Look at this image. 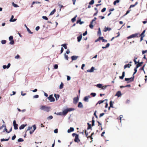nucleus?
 Instances as JSON below:
<instances>
[{"label": "nucleus", "instance_id": "1", "mask_svg": "<svg viewBox=\"0 0 147 147\" xmlns=\"http://www.w3.org/2000/svg\"><path fill=\"white\" fill-rule=\"evenodd\" d=\"M51 108L50 107L46 106L45 105L41 106L40 108V109L44 110L47 112H49L51 109Z\"/></svg>", "mask_w": 147, "mask_h": 147}, {"label": "nucleus", "instance_id": "2", "mask_svg": "<svg viewBox=\"0 0 147 147\" xmlns=\"http://www.w3.org/2000/svg\"><path fill=\"white\" fill-rule=\"evenodd\" d=\"M139 37V33H137L129 36L127 37V39H129L132 38H138Z\"/></svg>", "mask_w": 147, "mask_h": 147}, {"label": "nucleus", "instance_id": "3", "mask_svg": "<svg viewBox=\"0 0 147 147\" xmlns=\"http://www.w3.org/2000/svg\"><path fill=\"white\" fill-rule=\"evenodd\" d=\"M74 110V109L72 108H67L66 109L64 110L63 112V115H65L69 111H73Z\"/></svg>", "mask_w": 147, "mask_h": 147}, {"label": "nucleus", "instance_id": "4", "mask_svg": "<svg viewBox=\"0 0 147 147\" xmlns=\"http://www.w3.org/2000/svg\"><path fill=\"white\" fill-rule=\"evenodd\" d=\"M134 76H133L132 77H131L130 78H125V80L126 81H127V83H128L134 81Z\"/></svg>", "mask_w": 147, "mask_h": 147}, {"label": "nucleus", "instance_id": "5", "mask_svg": "<svg viewBox=\"0 0 147 147\" xmlns=\"http://www.w3.org/2000/svg\"><path fill=\"white\" fill-rule=\"evenodd\" d=\"M79 98L78 96L75 97L73 98V103L75 104H76L78 101Z\"/></svg>", "mask_w": 147, "mask_h": 147}, {"label": "nucleus", "instance_id": "6", "mask_svg": "<svg viewBox=\"0 0 147 147\" xmlns=\"http://www.w3.org/2000/svg\"><path fill=\"white\" fill-rule=\"evenodd\" d=\"M48 99L50 102H54L55 101V98L53 97L52 95H50L49 96L48 98Z\"/></svg>", "mask_w": 147, "mask_h": 147}, {"label": "nucleus", "instance_id": "7", "mask_svg": "<svg viewBox=\"0 0 147 147\" xmlns=\"http://www.w3.org/2000/svg\"><path fill=\"white\" fill-rule=\"evenodd\" d=\"M13 123L14 129L16 130L18 129V125L16 124V121L15 120L13 121Z\"/></svg>", "mask_w": 147, "mask_h": 147}, {"label": "nucleus", "instance_id": "8", "mask_svg": "<svg viewBox=\"0 0 147 147\" xmlns=\"http://www.w3.org/2000/svg\"><path fill=\"white\" fill-rule=\"evenodd\" d=\"M78 137L79 136L78 134L76 135V136H75V138L74 140L75 142H78L80 141V140L79 139Z\"/></svg>", "mask_w": 147, "mask_h": 147}, {"label": "nucleus", "instance_id": "9", "mask_svg": "<svg viewBox=\"0 0 147 147\" xmlns=\"http://www.w3.org/2000/svg\"><path fill=\"white\" fill-rule=\"evenodd\" d=\"M78 57V56H73L71 57V59L72 61L76 60Z\"/></svg>", "mask_w": 147, "mask_h": 147}, {"label": "nucleus", "instance_id": "10", "mask_svg": "<svg viewBox=\"0 0 147 147\" xmlns=\"http://www.w3.org/2000/svg\"><path fill=\"white\" fill-rule=\"evenodd\" d=\"M111 28H107L105 27L104 28V30L103 31L105 32H106L108 30L109 31L111 30Z\"/></svg>", "mask_w": 147, "mask_h": 147}, {"label": "nucleus", "instance_id": "11", "mask_svg": "<svg viewBox=\"0 0 147 147\" xmlns=\"http://www.w3.org/2000/svg\"><path fill=\"white\" fill-rule=\"evenodd\" d=\"M13 18H14L13 16L12 15L11 16V18L9 20V21L10 22H15V21H16V19H13Z\"/></svg>", "mask_w": 147, "mask_h": 147}, {"label": "nucleus", "instance_id": "12", "mask_svg": "<svg viewBox=\"0 0 147 147\" xmlns=\"http://www.w3.org/2000/svg\"><path fill=\"white\" fill-rule=\"evenodd\" d=\"M90 98V97L89 96H86L84 97V100L85 101L88 102V99Z\"/></svg>", "mask_w": 147, "mask_h": 147}, {"label": "nucleus", "instance_id": "13", "mask_svg": "<svg viewBox=\"0 0 147 147\" xmlns=\"http://www.w3.org/2000/svg\"><path fill=\"white\" fill-rule=\"evenodd\" d=\"M121 95V94L120 91H118L116 94L115 96H117L118 97H120Z\"/></svg>", "mask_w": 147, "mask_h": 147}, {"label": "nucleus", "instance_id": "14", "mask_svg": "<svg viewBox=\"0 0 147 147\" xmlns=\"http://www.w3.org/2000/svg\"><path fill=\"white\" fill-rule=\"evenodd\" d=\"M103 38V37H99L98 38L95 40V42H96L98 41H99L100 40H102Z\"/></svg>", "mask_w": 147, "mask_h": 147}, {"label": "nucleus", "instance_id": "15", "mask_svg": "<svg viewBox=\"0 0 147 147\" xmlns=\"http://www.w3.org/2000/svg\"><path fill=\"white\" fill-rule=\"evenodd\" d=\"M78 107L81 108L83 107V105L81 102H79Z\"/></svg>", "mask_w": 147, "mask_h": 147}, {"label": "nucleus", "instance_id": "16", "mask_svg": "<svg viewBox=\"0 0 147 147\" xmlns=\"http://www.w3.org/2000/svg\"><path fill=\"white\" fill-rule=\"evenodd\" d=\"M82 34H81L80 35L77 37L78 41V42H79L82 39Z\"/></svg>", "mask_w": 147, "mask_h": 147}, {"label": "nucleus", "instance_id": "17", "mask_svg": "<svg viewBox=\"0 0 147 147\" xmlns=\"http://www.w3.org/2000/svg\"><path fill=\"white\" fill-rule=\"evenodd\" d=\"M131 66V64H126L125 65L124 67V69H125L127 67L129 68L130 66Z\"/></svg>", "mask_w": 147, "mask_h": 147}, {"label": "nucleus", "instance_id": "18", "mask_svg": "<svg viewBox=\"0 0 147 147\" xmlns=\"http://www.w3.org/2000/svg\"><path fill=\"white\" fill-rule=\"evenodd\" d=\"M74 130V128L71 127L70 129L68 130L67 132L68 133H70L71 132L73 131Z\"/></svg>", "mask_w": 147, "mask_h": 147}, {"label": "nucleus", "instance_id": "19", "mask_svg": "<svg viewBox=\"0 0 147 147\" xmlns=\"http://www.w3.org/2000/svg\"><path fill=\"white\" fill-rule=\"evenodd\" d=\"M27 125L26 124V125H24V124H22V125H21L19 127V129H24V127L26 126Z\"/></svg>", "mask_w": 147, "mask_h": 147}, {"label": "nucleus", "instance_id": "20", "mask_svg": "<svg viewBox=\"0 0 147 147\" xmlns=\"http://www.w3.org/2000/svg\"><path fill=\"white\" fill-rule=\"evenodd\" d=\"M125 71H123L122 72V76H119V78L121 79H123V78L125 76Z\"/></svg>", "mask_w": 147, "mask_h": 147}, {"label": "nucleus", "instance_id": "21", "mask_svg": "<svg viewBox=\"0 0 147 147\" xmlns=\"http://www.w3.org/2000/svg\"><path fill=\"white\" fill-rule=\"evenodd\" d=\"M105 100H107V99H105L104 100H99L98 102L96 104V105H97L98 104H100L103 102Z\"/></svg>", "mask_w": 147, "mask_h": 147}, {"label": "nucleus", "instance_id": "22", "mask_svg": "<svg viewBox=\"0 0 147 147\" xmlns=\"http://www.w3.org/2000/svg\"><path fill=\"white\" fill-rule=\"evenodd\" d=\"M114 103V102H113L112 101H110V107L113 108V104Z\"/></svg>", "mask_w": 147, "mask_h": 147}, {"label": "nucleus", "instance_id": "23", "mask_svg": "<svg viewBox=\"0 0 147 147\" xmlns=\"http://www.w3.org/2000/svg\"><path fill=\"white\" fill-rule=\"evenodd\" d=\"M138 64L136 65L137 68H138L140 66H142V64L143 63V62H141L140 63L138 62Z\"/></svg>", "mask_w": 147, "mask_h": 147}, {"label": "nucleus", "instance_id": "24", "mask_svg": "<svg viewBox=\"0 0 147 147\" xmlns=\"http://www.w3.org/2000/svg\"><path fill=\"white\" fill-rule=\"evenodd\" d=\"M145 30H144L143 31L142 33L140 34H139L140 37V36H143L144 37L145 36L144 33H145Z\"/></svg>", "mask_w": 147, "mask_h": 147}, {"label": "nucleus", "instance_id": "25", "mask_svg": "<svg viewBox=\"0 0 147 147\" xmlns=\"http://www.w3.org/2000/svg\"><path fill=\"white\" fill-rule=\"evenodd\" d=\"M94 69V68L93 67H92L90 70H87V71L89 72H92L93 71Z\"/></svg>", "mask_w": 147, "mask_h": 147}, {"label": "nucleus", "instance_id": "26", "mask_svg": "<svg viewBox=\"0 0 147 147\" xmlns=\"http://www.w3.org/2000/svg\"><path fill=\"white\" fill-rule=\"evenodd\" d=\"M56 11V9H54L51 12V13H50V14H49V15L50 16H51V15H52L53 14L55 13V12Z\"/></svg>", "mask_w": 147, "mask_h": 147}, {"label": "nucleus", "instance_id": "27", "mask_svg": "<svg viewBox=\"0 0 147 147\" xmlns=\"http://www.w3.org/2000/svg\"><path fill=\"white\" fill-rule=\"evenodd\" d=\"M54 96L55 97L56 100H57L59 98V94H55Z\"/></svg>", "mask_w": 147, "mask_h": 147}, {"label": "nucleus", "instance_id": "28", "mask_svg": "<svg viewBox=\"0 0 147 147\" xmlns=\"http://www.w3.org/2000/svg\"><path fill=\"white\" fill-rule=\"evenodd\" d=\"M77 17V15H76L75 16L71 19V21L72 22H74L76 20V18Z\"/></svg>", "mask_w": 147, "mask_h": 147}, {"label": "nucleus", "instance_id": "29", "mask_svg": "<svg viewBox=\"0 0 147 147\" xmlns=\"http://www.w3.org/2000/svg\"><path fill=\"white\" fill-rule=\"evenodd\" d=\"M102 85L101 84H97L96 86L99 88H102Z\"/></svg>", "mask_w": 147, "mask_h": 147}, {"label": "nucleus", "instance_id": "30", "mask_svg": "<svg viewBox=\"0 0 147 147\" xmlns=\"http://www.w3.org/2000/svg\"><path fill=\"white\" fill-rule=\"evenodd\" d=\"M79 23L80 24H82L84 23V22H81V21L80 20H78L76 22V23H77V24H78Z\"/></svg>", "mask_w": 147, "mask_h": 147}, {"label": "nucleus", "instance_id": "31", "mask_svg": "<svg viewBox=\"0 0 147 147\" xmlns=\"http://www.w3.org/2000/svg\"><path fill=\"white\" fill-rule=\"evenodd\" d=\"M109 45H110V44H109V43H107V44L106 45V46H105V47H102V49H105V48H107V47H109Z\"/></svg>", "mask_w": 147, "mask_h": 147}, {"label": "nucleus", "instance_id": "32", "mask_svg": "<svg viewBox=\"0 0 147 147\" xmlns=\"http://www.w3.org/2000/svg\"><path fill=\"white\" fill-rule=\"evenodd\" d=\"M94 117H92V126H93L94 125Z\"/></svg>", "mask_w": 147, "mask_h": 147}, {"label": "nucleus", "instance_id": "33", "mask_svg": "<svg viewBox=\"0 0 147 147\" xmlns=\"http://www.w3.org/2000/svg\"><path fill=\"white\" fill-rule=\"evenodd\" d=\"M97 33L98 34L99 36H100L101 35V32L100 28H99L98 29V31Z\"/></svg>", "mask_w": 147, "mask_h": 147}, {"label": "nucleus", "instance_id": "34", "mask_svg": "<svg viewBox=\"0 0 147 147\" xmlns=\"http://www.w3.org/2000/svg\"><path fill=\"white\" fill-rule=\"evenodd\" d=\"M120 0H116L115 1L113 2V4L114 5H115L116 3H119V2Z\"/></svg>", "mask_w": 147, "mask_h": 147}, {"label": "nucleus", "instance_id": "35", "mask_svg": "<svg viewBox=\"0 0 147 147\" xmlns=\"http://www.w3.org/2000/svg\"><path fill=\"white\" fill-rule=\"evenodd\" d=\"M138 4V2H136V3H135V4L134 5H130V7H129V8H131V7H134L137 4Z\"/></svg>", "mask_w": 147, "mask_h": 147}, {"label": "nucleus", "instance_id": "36", "mask_svg": "<svg viewBox=\"0 0 147 147\" xmlns=\"http://www.w3.org/2000/svg\"><path fill=\"white\" fill-rule=\"evenodd\" d=\"M93 23L91 22L90 24L89 25V27L91 29H93V26L92 25Z\"/></svg>", "mask_w": 147, "mask_h": 147}, {"label": "nucleus", "instance_id": "37", "mask_svg": "<svg viewBox=\"0 0 147 147\" xmlns=\"http://www.w3.org/2000/svg\"><path fill=\"white\" fill-rule=\"evenodd\" d=\"M87 124L88 125V127L87 128V129H91V125L90 124H89V123H88Z\"/></svg>", "mask_w": 147, "mask_h": 147}, {"label": "nucleus", "instance_id": "38", "mask_svg": "<svg viewBox=\"0 0 147 147\" xmlns=\"http://www.w3.org/2000/svg\"><path fill=\"white\" fill-rule=\"evenodd\" d=\"M137 68V67L136 66V67L134 69V73L133 74V76H134V75L137 72V68Z\"/></svg>", "mask_w": 147, "mask_h": 147}, {"label": "nucleus", "instance_id": "39", "mask_svg": "<svg viewBox=\"0 0 147 147\" xmlns=\"http://www.w3.org/2000/svg\"><path fill=\"white\" fill-rule=\"evenodd\" d=\"M63 84L62 82H61V84L59 86V88L60 89H62L63 87Z\"/></svg>", "mask_w": 147, "mask_h": 147}, {"label": "nucleus", "instance_id": "40", "mask_svg": "<svg viewBox=\"0 0 147 147\" xmlns=\"http://www.w3.org/2000/svg\"><path fill=\"white\" fill-rule=\"evenodd\" d=\"M61 46H63L65 49H67V48L66 44H63L61 45Z\"/></svg>", "mask_w": 147, "mask_h": 147}, {"label": "nucleus", "instance_id": "41", "mask_svg": "<svg viewBox=\"0 0 147 147\" xmlns=\"http://www.w3.org/2000/svg\"><path fill=\"white\" fill-rule=\"evenodd\" d=\"M137 59V58L136 57H135L134 59V63H135V64H137V63H138V62H137L136 61V59Z\"/></svg>", "mask_w": 147, "mask_h": 147}, {"label": "nucleus", "instance_id": "42", "mask_svg": "<svg viewBox=\"0 0 147 147\" xmlns=\"http://www.w3.org/2000/svg\"><path fill=\"white\" fill-rule=\"evenodd\" d=\"M9 138L8 139H4V138L1 139V142H3V141H8L9 140Z\"/></svg>", "mask_w": 147, "mask_h": 147}, {"label": "nucleus", "instance_id": "43", "mask_svg": "<svg viewBox=\"0 0 147 147\" xmlns=\"http://www.w3.org/2000/svg\"><path fill=\"white\" fill-rule=\"evenodd\" d=\"M94 3V0H92L89 3V5H92Z\"/></svg>", "mask_w": 147, "mask_h": 147}, {"label": "nucleus", "instance_id": "44", "mask_svg": "<svg viewBox=\"0 0 147 147\" xmlns=\"http://www.w3.org/2000/svg\"><path fill=\"white\" fill-rule=\"evenodd\" d=\"M6 42V41L5 40H2L1 41V43L2 44H5Z\"/></svg>", "mask_w": 147, "mask_h": 147}, {"label": "nucleus", "instance_id": "45", "mask_svg": "<svg viewBox=\"0 0 147 147\" xmlns=\"http://www.w3.org/2000/svg\"><path fill=\"white\" fill-rule=\"evenodd\" d=\"M63 112H60L59 113H57V115H63V114H62Z\"/></svg>", "mask_w": 147, "mask_h": 147}, {"label": "nucleus", "instance_id": "46", "mask_svg": "<svg viewBox=\"0 0 147 147\" xmlns=\"http://www.w3.org/2000/svg\"><path fill=\"white\" fill-rule=\"evenodd\" d=\"M18 142H23L24 141V140L23 139H22V138H19L18 140Z\"/></svg>", "mask_w": 147, "mask_h": 147}, {"label": "nucleus", "instance_id": "47", "mask_svg": "<svg viewBox=\"0 0 147 147\" xmlns=\"http://www.w3.org/2000/svg\"><path fill=\"white\" fill-rule=\"evenodd\" d=\"M13 36H10L9 37V40L10 41L13 40Z\"/></svg>", "mask_w": 147, "mask_h": 147}, {"label": "nucleus", "instance_id": "48", "mask_svg": "<svg viewBox=\"0 0 147 147\" xmlns=\"http://www.w3.org/2000/svg\"><path fill=\"white\" fill-rule=\"evenodd\" d=\"M42 18L46 20H48V18L46 16H43L42 17Z\"/></svg>", "mask_w": 147, "mask_h": 147}, {"label": "nucleus", "instance_id": "49", "mask_svg": "<svg viewBox=\"0 0 147 147\" xmlns=\"http://www.w3.org/2000/svg\"><path fill=\"white\" fill-rule=\"evenodd\" d=\"M26 28H27V30L28 32L29 33L31 34L33 33V32H32L27 27H26Z\"/></svg>", "mask_w": 147, "mask_h": 147}, {"label": "nucleus", "instance_id": "50", "mask_svg": "<svg viewBox=\"0 0 147 147\" xmlns=\"http://www.w3.org/2000/svg\"><path fill=\"white\" fill-rule=\"evenodd\" d=\"M13 5L15 7H18L19 6L17 4H15L13 3Z\"/></svg>", "mask_w": 147, "mask_h": 147}, {"label": "nucleus", "instance_id": "51", "mask_svg": "<svg viewBox=\"0 0 147 147\" xmlns=\"http://www.w3.org/2000/svg\"><path fill=\"white\" fill-rule=\"evenodd\" d=\"M85 135L86 137L87 138L88 136V133L87 132L86 130H85Z\"/></svg>", "mask_w": 147, "mask_h": 147}, {"label": "nucleus", "instance_id": "52", "mask_svg": "<svg viewBox=\"0 0 147 147\" xmlns=\"http://www.w3.org/2000/svg\"><path fill=\"white\" fill-rule=\"evenodd\" d=\"M90 95L94 97L96 95V94L95 93H91Z\"/></svg>", "mask_w": 147, "mask_h": 147}, {"label": "nucleus", "instance_id": "53", "mask_svg": "<svg viewBox=\"0 0 147 147\" xmlns=\"http://www.w3.org/2000/svg\"><path fill=\"white\" fill-rule=\"evenodd\" d=\"M106 8L105 7H104L102 9L101 11L102 12H103L106 11Z\"/></svg>", "mask_w": 147, "mask_h": 147}, {"label": "nucleus", "instance_id": "54", "mask_svg": "<svg viewBox=\"0 0 147 147\" xmlns=\"http://www.w3.org/2000/svg\"><path fill=\"white\" fill-rule=\"evenodd\" d=\"M20 58V56L19 55H18L15 57V58L16 59H19Z\"/></svg>", "mask_w": 147, "mask_h": 147}, {"label": "nucleus", "instance_id": "55", "mask_svg": "<svg viewBox=\"0 0 147 147\" xmlns=\"http://www.w3.org/2000/svg\"><path fill=\"white\" fill-rule=\"evenodd\" d=\"M64 55H65V59L66 60H68V55H67L65 54H64Z\"/></svg>", "mask_w": 147, "mask_h": 147}, {"label": "nucleus", "instance_id": "56", "mask_svg": "<svg viewBox=\"0 0 147 147\" xmlns=\"http://www.w3.org/2000/svg\"><path fill=\"white\" fill-rule=\"evenodd\" d=\"M14 41L13 40H11L9 44L11 45H13L14 43Z\"/></svg>", "mask_w": 147, "mask_h": 147}, {"label": "nucleus", "instance_id": "57", "mask_svg": "<svg viewBox=\"0 0 147 147\" xmlns=\"http://www.w3.org/2000/svg\"><path fill=\"white\" fill-rule=\"evenodd\" d=\"M58 67V66L57 65L55 64L54 65V68L55 69H57Z\"/></svg>", "mask_w": 147, "mask_h": 147}, {"label": "nucleus", "instance_id": "58", "mask_svg": "<svg viewBox=\"0 0 147 147\" xmlns=\"http://www.w3.org/2000/svg\"><path fill=\"white\" fill-rule=\"evenodd\" d=\"M147 53V50H146L145 51H142V53L143 54H144V53Z\"/></svg>", "mask_w": 147, "mask_h": 147}, {"label": "nucleus", "instance_id": "59", "mask_svg": "<svg viewBox=\"0 0 147 147\" xmlns=\"http://www.w3.org/2000/svg\"><path fill=\"white\" fill-rule=\"evenodd\" d=\"M105 113H100L99 115V117H101Z\"/></svg>", "mask_w": 147, "mask_h": 147}, {"label": "nucleus", "instance_id": "60", "mask_svg": "<svg viewBox=\"0 0 147 147\" xmlns=\"http://www.w3.org/2000/svg\"><path fill=\"white\" fill-rule=\"evenodd\" d=\"M53 118V117L52 116H50L48 117V119H52Z\"/></svg>", "mask_w": 147, "mask_h": 147}, {"label": "nucleus", "instance_id": "61", "mask_svg": "<svg viewBox=\"0 0 147 147\" xmlns=\"http://www.w3.org/2000/svg\"><path fill=\"white\" fill-rule=\"evenodd\" d=\"M16 138V136L15 135H14L12 137V140H13L15 139Z\"/></svg>", "mask_w": 147, "mask_h": 147}, {"label": "nucleus", "instance_id": "62", "mask_svg": "<svg viewBox=\"0 0 147 147\" xmlns=\"http://www.w3.org/2000/svg\"><path fill=\"white\" fill-rule=\"evenodd\" d=\"M54 132L55 133H58V129H56L54 130Z\"/></svg>", "mask_w": 147, "mask_h": 147}, {"label": "nucleus", "instance_id": "63", "mask_svg": "<svg viewBox=\"0 0 147 147\" xmlns=\"http://www.w3.org/2000/svg\"><path fill=\"white\" fill-rule=\"evenodd\" d=\"M5 126V124H3L0 127V129H2Z\"/></svg>", "mask_w": 147, "mask_h": 147}, {"label": "nucleus", "instance_id": "64", "mask_svg": "<svg viewBox=\"0 0 147 147\" xmlns=\"http://www.w3.org/2000/svg\"><path fill=\"white\" fill-rule=\"evenodd\" d=\"M39 97V96L38 95H36L34 96V98H38Z\"/></svg>", "mask_w": 147, "mask_h": 147}]
</instances>
